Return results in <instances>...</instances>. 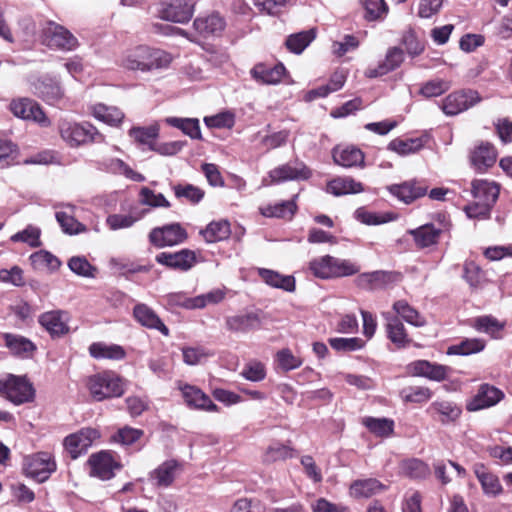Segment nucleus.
I'll use <instances>...</instances> for the list:
<instances>
[{
	"instance_id": "f257e3e1",
	"label": "nucleus",
	"mask_w": 512,
	"mask_h": 512,
	"mask_svg": "<svg viewBox=\"0 0 512 512\" xmlns=\"http://www.w3.org/2000/svg\"><path fill=\"white\" fill-rule=\"evenodd\" d=\"M172 61V55L165 50L138 45L122 54L119 65L128 71L151 72L168 68Z\"/></svg>"
},
{
	"instance_id": "f03ea898",
	"label": "nucleus",
	"mask_w": 512,
	"mask_h": 512,
	"mask_svg": "<svg viewBox=\"0 0 512 512\" xmlns=\"http://www.w3.org/2000/svg\"><path fill=\"white\" fill-rule=\"evenodd\" d=\"M84 386L92 400L102 402L123 396L126 380L114 370L107 369L87 376Z\"/></svg>"
},
{
	"instance_id": "7ed1b4c3",
	"label": "nucleus",
	"mask_w": 512,
	"mask_h": 512,
	"mask_svg": "<svg viewBox=\"0 0 512 512\" xmlns=\"http://www.w3.org/2000/svg\"><path fill=\"white\" fill-rule=\"evenodd\" d=\"M85 466L90 477L101 481L113 479L124 468L120 455L111 449L92 453Z\"/></svg>"
},
{
	"instance_id": "20e7f679",
	"label": "nucleus",
	"mask_w": 512,
	"mask_h": 512,
	"mask_svg": "<svg viewBox=\"0 0 512 512\" xmlns=\"http://www.w3.org/2000/svg\"><path fill=\"white\" fill-rule=\"evenodd\" d=\"M309 269L315 277L321 279L352 276L360 271V267L356 263L330 255L311 260Z\"/></svg>"
},
{
	"instance_id": "39448f33",
	"label": "nucleus",
	"mask_w": 512,
	"mask_h": 512,
	"mask_svg": "<svg viewBox=\"0 0 512 512\" xmlns=\"http://www.w3.org/2000/svg\"><path fill=\"white\" fill-rule=\"evenodd\" d=\"M58 129L61 138L70 147L105 142V136L89 122L77 123L63 120L59 123Z\"/></svg>"
},
{
	"instance_id": "423d86ee",
	"label": "nucleus",
	"mask_w": 512,
	"mask_h": 512,
	"mask_svg": "<svg viewBox=\"0 0 512 512\" xmlns=\"http://www.w3.org/2000/svg\"><path fill=\"white\" fill-rule=\"evenodd\" d=\"M0 396L14 405L34 401L35 389L27 376L7 374L0 379Z\"/></svg>"
},
{
	"instance_id": "0eeeda50",
	"label": "nucleus",
	"mask_w": 512,
	"mask_h": 512,
	"mask_svg": "<svg viewBox=\"0 0 512 512\" xmlns=\"http://www.w3.org/2000/svg\"><path fill=\"white\" fill-rule=\"evenodd\" d=\"M41 42L54 50L73 51L79 46L78 39L65 26L47 21L41 30Z\"/></svg>"
},
{
	"instance_id": "6e6552de",
	"label": "nucleus",
	"mask_w": 512,
	"mask_h": 512,
	"mask_svg": "<svg viewBox=\"0 0 512 512\" xmlns=\"http://www.w3.org/2000/svg\"><path fill=\"white\" fill-rule=\"evenodd\" d=\"M188 238L186 229L178 222L154 227L148 234L149 242L156 248L175 246Z\"/></svg>"
},
{
	"instance_id": "1a4fd4ad",
	"label": "nucleus",
	"mask_w": 512,
	"mask_h": 512,
	"mask_svg": "<svg viewBox=\"0 0 512 512\" xmlns=\"http://www.w3.org/2000/svg\"><path fill=\"white\" fill-rule=\"evenodd\" d=\"M386 189L399 201L405 204H412L427 195L429 182L423 178H412L401 183L391 184Z\"/></svg>"
},
{
	"instance_id": "9d476101",
	"label": "nucleus",
	"mask_w": 512,
	"mask_h": 512,
	"mask_svg": "<svg viewBox=\"0 0 512 512\" xmlns=\"http://www.w3.org/2000/svg\"><path fill=\"white\" fill-rule=\"evenodd\" d=\"M57 469L56 461L49 452H38L25 459L24 473L26 476L42 483Z\"/></svg>"
},
{
	"instance_id": "9b49d317",
	"label": "nucleus",
	"mask_w": 512,
	"mask_h": 512,
	"mask_svg": "<svg viewBox=\"0 0 512 512\" xmlns=\"http://www.w3.org/2000/svg\"><path fill=\"white\" fill-rule=\"evenodd\" d=\"M403 278L398 271H372L361 273L355 279L356 286L367 291L384 290L394 286Z\"/></svg>"
},
{
	"instance_id": "f8f14e48",
	"label": "nucleus",
	"mask_w": 512,
	"mask_h": 512,
	"mask_svg": "<svg viewBox=\"0 0 512 512\" xmlns=\"http://www.w3.org/2000/svg\"><path fill=\"white\" fill-rule=\"evenodd\" d=\"M192 0H160L158 17L174 23H187L194 14Z\"/></svg>"
},
{
	"instance_id": "ddd939ff",
	"label": "nucleus",
	"mask_w": 512,
	"mask_h": 512,
	"mask_svg": "<svg viewBox=\"0 0 512 512\" xmlns=\"http://www.w3.org/2000/svg\"><path fill=\"white\" fill-rule=\"evenodd\" d=\"M9 109L14 116L23 120L34 121L42 127L51 125V121L42 107L33 99L25 97L13 99L9 105Z\"/></svg>"
},
{
	"instance_id": "4468645a",
	"label": "nucleus",
	"mask_w": 512,
	"mask_h": 512,
	"mask_svg": "<svg viewBox=\"0 0 512 512\" xmlns=\"http://www.w3.org/2000/svg\"><path fill=\"white\" fill-rule=\"evenodd\" d=\"M100 437L97 429L85 427L64 438L63 446L72 460L86 453L93 442Z\"/></svg>"
},
{
	"instance_id": "2eb2a0df",
	"label": "nucleus",
	"mask_w": 512,
	"mask_h": 512,
	"mask_svg": "<svg viewBox=\"0 0 512 512\" xmlns=\"http://www.w3.org/2000/svg\"><path fill=\"white\" fill-rule=\"evenodd\" d=\"M481 101L475 90H459L447 95L442 100L441 109L448 116H455Z\"/></svg>"
},
{
	"instance_id": "dca6fc26",
	"label": "nucleus",
	"mask_w": 512,
	"mask_h": 512,
	"mask_svg": "<svg viewBox=\"0 0 512 512\" xmlns=\"http://www.w3.org/2000/svg\"><path fill=\"white\" fill-rule=\"evenodd\" d=\"M504 397V392L496 386L482 383L475 395L466 402L465 408L468 412L487 409L498 404Z\"/></svg>"
},
{
	"instance_id": "f3484780",
	"label": "nucleus",
	"mask_w": 512,
	"mask_h": 512,
	"mask_svg": "<svg viewBox=\"0 0 512 512\" xmlns=\"http://www.w3.org/2000/svg\"><path fill=\"white\" fill-rule=\"evenodd\" d=\"M155 260L168 269L180 272L189 271L197 263L196 253L187 248L176 252H161L156 255Z\"/></svg>"
},
{
	"instance_id": "a211bd4d",
	"label": "nucleus",
	"mask_w": 512,
	"mask_h": 512,
	"mask_svg": "<svg viewBox=\"0 0 512 512\" xmlns=\"http://www.w3.org/2000/svg\"><path fill=\"white\" fill-rule=\"evenodd\" d=\"M271 183L279 184L286 181L308 180L312 176L311 169L301 161L279 165L269 172Z\"/></svg>"
},
{
	"instance_id": "6ab92c4d",
	"label": "nucleus",
	"mask_w": 512,
	"mask_h": 512,
	"mask_svg": "<svg viewBox=\"0 0 512 512\" xmlns=\"http://www.w3.org/2000/svg\"><path fill=\"white\" fill-rule=\"evenodd\" d=\"M426 412L433 420L442 425H449L460 419L462 407L451 400L437 399L428 406Z\"/></svg>"
},
{
	"instance_id": "aec40b11",
	"label": "nucleus",
	"mask_w": 512,
	"mask_h": 512,
	"mask_svg": "<svg viewBox=\"0 0 512 512\" xmlns=\"http://www.w3.org/2000/svg\"><path fill=\"white\" fill-rule=\"evenodd\" d=\"M407 369L412 376L424 377L436 382L446 380L452 373L451 367L428 360L413 361L407 366Z\"/></svg>"
},
{
	"instance_id": "412c9836",
	"label": "nucleus",
	"mask_w": 512,
	"mask_h": 512,
	"mask_svg": "<svg viewBox=\"0 0 512 512\" xmlns=\"http://www.w3.org/2000/svg\"><path fill=\"white\" fill-rule=\"evenodd\" d=\"M177 387L181 391L184 402L189 408L209 412L218 411L217 405L197 386L178 381Z\"/></svg>"
},
{
	"instance_id": "4be33fe9",
	"label": "nucleus",
	"mask_w": 512,
	"mask_h": 512,
	"mask_svg": "<svg viewBox=\"0 0 512 512\" xmlns=\"http://www.w3.org/2000/svg\"><path fill=\"white\" fill-rule=\"evenodd\" d=\"M498 152L495 146L487 141L476 145L469 155L471 166L479 173H485L497 161Z\"/></svg>"
},
{
	"instance_id": "5701e85b",
	"label": "nucleus",
	"mask_w": 512,
	"mask_h": 512,
	"mask_svg": "<svg viewBox=\"0 0 512 512\" xmlns=\"http://www.w3.org/2000/svg\"><path fill=\"white\" fill-rule=\"evenodd\" d=\"M38 322L51 336V338H60L69 333L67 312L62 310H52L42 313Z\"/></svg>"
},
{
	"instance_id": "b1692460",
	"label": "nucleus",
	"mask_w": 512,
	"mask_h": 512,
	"mask_svg": "<svg viewBox=\"0 0 512 512\" xmlns=\"http://www.w3.org/2000/svg\"><path fill=\"white\" fill-rule=\"evenodd\" d=\"M262 318L259 311L235 314L225 318V327L231 333H249L261 327Z\"/></svg>"
},
{
	"instance_id": "393cba45",
	"label": "nucleus",
	"mask_w": 512,
	"mask_h": 512,
	"mask_svg": "<svg viewBox=\"0 0 512 512\" xmlns=\"http://www.w3.org/2000/svg\"><path fill=\"white\" fill-rule=\"evenodd\" d=\"M134 319L143 327L157 330L164 336L170 335V330L158 316V314L147 304L138 303L133 308Z\"/></svg>"
},
{
	"instance_id": "a878e982",
	"label": "nucleus",
	"mask_w": 512,
	"mask_h": 512,
	"mask_svg": "<svg viewBox=\"0 0 512 512\" xmlns=\"http://www.w3.org/2000/svg\"><path fill=\"white\" fill-rule=\"evenodd\" d=\"M195 31L204 38L220 36L226 27L225 19L219 13L199 16L193 22Z\"/></svg>"
},
{
	"instance_id": "bb28decb",
	"label": "nucleus",
	"mask_w": 512,
	"mask_h": 512,
	"mask_svg": "<svg viewBox=\"0 0 512 512\" xmlns=\"http://www.w3.org/2000/svg\"><path fill=\"white\" fill-rule=\"evenodd\" d=\"M2 338L4 340L5 347L13 356L18 358H32L37 350L35 343L25 336L14 333H4Z\"/></svg>"
},
{
	"instance_id": "cd10ccee",
	"label": "nucleus",
	"mask_w": 512,
	"mask_h": 512,
	"mask_svg": "<svg viewBox=\"0 0 512 512\" xmlns=\"http://www.w3.org/2000/svg\"><path fill=\"white\" fill-rule=\"evenodd\" d=\"M471 194L475 200L494 207L500 194V185L487 179H475L471 182Z\"/></svg>"
},
{
	"instance_id": "c85d7f7f",
	"label": "nucleus",
	"mask_w": 512,
	"mask_h": 512,
	"mask_svg": "<svg viewBox=\"0 0 512 512\" xmlns=\"http://www.w3.org/2000/svg\"><path fill=\"white\" fill-rule=\"evenodd\" d=\"M332 157L335 164L345 167H363L365 154L355 146H336L332 150Z\"/></svg>"
},
{
	"instance_id": "c756f323",
	"label": "nucleus",
	"mask_w": 512,
	"mask_h": 512,
	"mask_svg": "<svg viewBox=\"0 0 512 512\" xmlns=\"http://www.w3.org/2000/svg\"><path fill=\"white\" fill-rule=\"evenodd\" d=\"M181 471L182 464L175 459H169L161 463L150 473V479L155 481L156 486L167 488L173 484L176 476Z\"/></svg>"
},
{
	"instance_id": "7c9ffc66",
	"label": "nucleus",
	"mask_w": 512,
	"mask_h": 512,
	"mask_svg": "<svg viewBox=\"0 0 512 512\" xmlns=\"http://www.w3.org/2000/svg\"><path fill=\"white\" fill-rule=\"evenodd\" d=\"M33 87V93L48 104H54L64 96V91L59 82L50 77L37 79L33 83Z\"/></svg>"
},
{
	"instance_id": "2f4dec72",
	"label": "nucleus",
	"mask_w": 512,
	"mask_h": 512,
	"mask_svg": "<svg viewBox=\"0 0 512 512\" xmlns=\"http://www.w3.org/2000/svg\"><path fill=\"white\" fill-rule=\"evenodd\" d=\"M473 472L481 484L484 494L495 497L503 492V487L498 476L486 465L483 463H475L473 465Z\"/></svg>"
},
{
	"instance_id": "473e14b6",
	"label": "nucleus",
	"mask_w": 512,
	"mask_h": 512,
	"mask_svg": "<svg viewBox=\"0 0 512 512\" xmlns=\"http://www.w3.org/2000/svg\"><path fill=\"white\" fill-rule=\"evenodd\" d=\"M404 61L403 50L399 47H391L388 49L385 59L376 67L368 68L365 75L369 78H377L388 74L398 68Z\"/></svg>"
},
{
	"instance_id": "72a5a7b5",
	"label": "nucleus",
	"mask_w": 512,
	"mask_h": 512,
	"mask_svg": "<svg viewBox=\"0 0 512 512\" xmlns=\"http://www.w3.org/2000/svg\"><path fill=\"white\" fill-rule=\"evenodd\" d=\"M144 430L124 425L118 428L109 437V443L120 445L124 448L135 447L137 451L141 450L143 445H138L144 437Z\"/></svg>"
},
{
	"instance_id": "f704fd0d",
	"label": "nucleus",
	"mask_w": 512,
	"mask_h": 512,
	"mask_svg": "<svg viewBox=\"0 0 512 512\" xmlns=\"http://www.w3.org/2000/svg\"><path fill=\"white\" fill-rule=\"evenodd\" d=\"M286 73V68L282 63L270 66L264 63L255 65L251 70L254 80L262 84H277Z\"/></svg>"
},
{
	"instance_id": "c9c22d12",
	"label": "nucleus",
	"mask_w": 512,
	"mask_h": 512,
	"mask_svg": "<svg viewBox=\"0 0 512 512\" xmlns=\"http://www.w3.org/2000/svg\"><path fill=\"white\" fill-rule=\"evenodd\" d=\"M470 326L476 331L489 335L492 339H501L506 327V322L499 321L492 315H483L473 318Z\"/></svg>"
},
{
	"instance_id": "e433bc0d",
	"label": "nucleus",
	"mask_w": 512,
	"mask_h": 512,
	"mask_svg": "<svg viewBox=\"0 0 512 512\" xmlns=\"http://www.w3.org/2000/svg\"><path fill=\"white\" fill-rule=\"evenodd\" d=\"M296 198L297 195H295L291 200L261 206L259 207V212L262 216L267 218L291 220L298 210Z\"/></svg>"
},
{
	"instance_id": "4c0bfd02",
	"label": "nucleus",
	"mask_w": 512,
	"mask_h": 512,
	"mask_svg": "<svg viewBox=\"0 0 512 512\" xmlns=\"http://www.w3.org/2000/svg\"><path fill=\"white\" fill-rule=\"evenodd\" d=\"M387 323L385 330L387 338L398 349L405 348L410 345L412 339L409 338L407 330L402 321L397 316L386 317Z\"/></svg>"
},
{
	"instance_id": "58836bf2",
	"label": "nucleus",
	"mask_w": 512,
	"mask_h": 512,
	"mask_svg": "<svg viewBox=\"0 0 512 512\" xmlns=\"http://www.w3.org/2000/svg\"><path fill=\"white\" fill-rule=\"evenodd\" d=\"M409 234L413 237L417 248L424 249L438 244L442 230L436 228L433 224H424L410 230Z\"/></svg>"
},
{
	"instance_id": "ea45409f",
	"label": "nucleus",
	"mask_w": 512,
	"mask_h": 512,
	"mask_svg": "<svg viewBox=\"0 0 512 512\" xmlns=\"http://www.w3.org/2000/svg\"><path fill=\"white\" fill-rule=\"evenodd\" d=\"M89 354L96 360H122L126 357L125 349L118 344H106L104 342H93L88 347Z\"/></svg>"
},
{
	"instance_id": "a19ab883",
	"label": "nucleus",
	"mask_w": 512,
	"mask_h": 512,
	"mask_svg": "<svg viewBox=\"0 0 512 512\" xmlns=\"http://www.w3.org/2000/svg\"><path fill=\"white\" fill-rule=\"evenodd\" d=\"M258 275L267 285L273 288L282 289L287 292H294L296 289L295 278L291 275L285 276L267 268H259Z\"/></svg>"
},
{
	"instance_id": "79ce46f5",
	"label": "nucleus",
	"mask_w": 512,
	"mask_h": 512,
	"mask_svg": "<svg viewBox=\"0 0 512 512\" xmlns=\"http://www.w3.org/2000/svg\"><path fill=\"white\" fill-rule=\"evenodd\" d=\"M361 424L378 438H389L394 434L395 422L390 418L366 416L361 419Z\"/></svg>"
},
{
	"instance_id": "37998d69",
	"label": "nucleus",
	"mask_w": 512,
	"mask_h": 512,
	"mask_svg": "<svg viewBox=\"0 0 512 512\" xmlns=\"http://www.w3.org/2000/svg\"><path fill=\"white\" fill-rule=\"evenodd\" d=\"M91 113L97 120L113 127L120 126L125 118V114L118 107L102 103L93 105Z\"/></svg>"
},
{
	"instance_id": "c03bdc74",
	"label": "nucleus",
	"mask_w": 512,
	"mask_h": 512,
	"mask_svg": "<svg viewBox=\"0 0 512 512\" xmlns=\"http://www.w3.org/2000/svg\"><path fill=\"white\" fill-rule=\"evenodd\" d=\"M327 191L335 196H342L360 193L364 191V187L352 177H337L328 182Z\"/></svg>"
},
{
	"instance_id": "a18cd8bd",
	"label": "nucleus",
	"mask_w": 512,
	"mask_h": 512,
	"mask_svg": "<svg viewBox=\"0 0 512 512\" xmlns=\"http://www.w3.org/2000/svg\"><path fill=\"white\" fill-rule=\"evenodd\" d=\"M347 80V72L344 69H337L334 71L326 85L320 86L316 89L309 91L310 99L319 97H326L332 92L340 90Z\"/></svg>"
},
{
	"instance_id": "49530a36",
	"label": "nucleus",
	"mask_w": 512,
	"mask_h": 512,
	"mask_svg": "<svg viewBox=\"0 0 512 512\" xmlns=\"http://www.w3.org/2000/svg\"><path fill=\"white\" fill-rule=\"evenodd\" d=\"M296 456V450L289 445L280 442L269 445L262 455L264 464H273L279 461L292 459Z\"/></svg>"
},
{
	"instance_id": "de8ad7c7",
	"label": "nucleus",
	"mask_w": 512,
	"mask_h": 512,
	"mask_svg": "<svg viewBox=\"0 0 512 512\" xmlns=\"http://www.w3.org/2000/svg\"><path fill=\"white\" fill-rule=\"evenodd\" d=\"M392 308L398 316L413 326L422 327L426 324L425 318L406 300L395 301Z\"/></svg>"
},
{
	"instance_id": "09e8293b",
	"label": "nucleus",
	"mask_w": 512,
	"mask_h": 512,
	"mask_svg": "<svg viewBox=\"0 0 512 512\" xmlns=\"http://www.w3.org/2000/svg\"><path fill=\"white\" fill-rule=\"evenodd\" d=\"M486 342L480 338H465L458 344L451 345L447 348V355L468 356L476 354L484 350Z\"/></svg>"
},
{
	"instance_id": "8fccbe9b",
	"label": "nucleus",
	"mask_w": 512,
	"mask_h": 512,
	"mask_svg": "<svg viewBox=\"0 0 512 512\" xmlns=\"http://www.w3.org/2000/svg\"><path fill=\"white\" fill-rule=\"evenodd\" d=\"M207 243H215L227 239L231 234L230 224L226 220L213 221L201 230Z\"/></svg>"
},
{
	"instance_id": "3c124183",
	"label": "nucleus",
	"mask_w": 512,
	"mask_h": 512,
	"mask_svg": "<svg viewBox=\"0 0 512 512\" xmlns=\"http://www.w3.org/2000/svg\"><path fill=\"white\" fill-rule=\"evenodd\" d=\"M350 489H351V493L356 497L369 498V497L385 490L386 486L383 485L377 479L369 478V479L354 481L352 483Z\"/></svg>"
},
{
	"instance_id": "603ef678",
	"label": "nucleus",
	"mask_w": 512,
	"mask_h": 512,
	"mask_svg": "<svg viewBox=\"0 0 512 512\" xmlns=\"http://www.w3.org/2000/svg\"><path fill=\"white\" fill-rule=\"evenodd\" d=\"M364 19L368 22L382 21L389 13L385 0H363Z\"/></svg>"
},
{
	"instance_id": "864d4df0",
	"label": "nucleus",
	"mask_w": 512,
	"mask_h": 512,
	"mask_svg": "<svg viewBox=\"0 0 512 512\" xmlns=\"http://www.w3.org/2000/svg\"><path fill=\"white\" fill-rule=\"evenodd\" d=\"M69 211H58L55 214L57 222L60 224L62 230L70 235L79 234L87 230L86 226L79 222L73 215V207L69 206Z\"/></svg>"
},
{
	"instance_id": "5fc2aeb1",
	"label": "nucleus",
	"mask_w": 512,
	"mask_h": 512,
	"mask_svg": "<svg viewBox=\"0 0 512 512\" xmlns=\"http://www.w3.org/2000/svg\"><path fill=\"white\" fill-rule=\"evenodd\" d=\"M315 37V29H309L288 36L285 44L289 51L295 54H300L315 39Z\"/></svg>"
},
{
	"instance_id": "6e6d98bb",
	"label": "nucleus",
	"mask_w": 512,
	"mask_h": 512,
	"mask_svg": "<svg viewBox=\"0 0 512 512\" xmlns=\"http://www.w3.org/2000/svg\"><path fill=\"white\" fill-rule=\"evenodd\" d=\"M166 122L170 126L180 129L192 139L200 140L202 138L199 120L196 118L170 117L166 119Z\"/></svg>"
},
{
	"instance_id": "4d7b16f0",
	"label": "nucleus",
	"mask_w": 512,
	"mask_h": 512,
	"mask_svg": "<svg viewBox=\"0 0 512 512\" xmlns=\"http://www.w3.org/2000/svg\"><path fill=\"white\" fill-rule=\"evenodd\" d=\"M275 363L279 370L287 373L301 367L303 360L301 357L294 355L291 349L283 348L276 352Z\"/></svg>"
},
{
	"instance_id": "13d9d810",
	"label": "nucleus",
	"mask_w": 512,
	"mask_h": 512,
	"mask_svg": "<svg viewBox=\"0 0 512 512\" xmlns=\"http://www.w3.org/2000/svg\"><path fill=\"white\" fill-rule=\"evenodd\" d=\"M423 146V141L420 138H395L388 144V149L405 156L420 151Z\"/></svg>"
},
{
	"instance_id": "bf43d9fd",
	"label": "nucleus",
	"mask_w": 512,
	"mask_h": 512,
	"mask_svg": "<svg viewBox=\"0 0 512 512\" xmlns=\"http://www.w3.org/2000/svg\"><path fill=\"white\" fill-rule=\"evenodd\" d=\"M400 396L404 402L422 404L432 398L433 392L428 387L409 386L400 391Z\"/></svg>"
},
{
	"instance_id": "052dcab7",
	"label": "nucleus",
	"mask_w": 512,
	"mask_h": 512,
	"mask_svg": "<svg viewBox=\"0 0 512 512\" xmlns=\"http://www.w3.org/2000/svg\"><path fill=\"white\" fill-rule=\"evenodd\" d=\"M463 278L473 289L483 286L486 282L485 272L474 261H466L463 267Z\"/></svg>"
},
{
	"instance_id": "680f3d73",
	"label": "nucleus",
	"mask_w": 512,
	"mask_h": 512,
	"mask_svg": "<svg viewBox=\"0 0 512 512\" xmlns=\"http://www.w3.org/2000/svg\"><path fill=\"white\" fill-rule=\"evenodd\" d=\"M451 87L449 81L432 79L423 83L419 89V95L425 98L437 97L447 92Z\"/></svg>"
},
{
	"instance_id": "e2e57ef3",
	"label": "nucleus",
	"mask_w": 512,
	"mask_h": 512,
	"mask_svg": "<svg viewBox=\"0 0 512 512\" xmlns=\"http://www.w3.org/2000/svg\"><path fill=\"white\" fill-rule=\"evenodd\" d=\"M173 191L177 198H185L192 204L199 203L205 195L204 190L192 184L175 185L173 186Z\"/></svg>"
},
{
	"instance_id": "0e129e2a",
	"label": "nucleus",
	"mask_w": 512,
	"mask_h": 512,
	"mask_svg": "<svg viewBox=\"0 0 512 512\" xmlns=\"http://www.w3.org/2000/svg\"><path fill=\"white\" fill-rule=\"evenodd\" d=\"M140 203L153 208H169L171 203L165 198L162 193H155L148 187H142L139 192Z\"/></svg>"
},
{
	"instance_id": "69168bd1",
	"label": "nucleus",
	"mask_w": 512,
	"mask_h": 512,
	"mask_svg": "<svg viewBox=\"0 0 512 512\" xmlns=\"http://www.w3.org/2000/svg\"><path fill=\"white\" fill-rule=\"evenodd\" d=\"M401 468L406 476L413 479H422L429 474L428 465L415 458L403 461Z\"/></svg>"
},
{
	"instance_id": "338daca9",
	"label": "nucleus",
	"mask_w": 512,
	"mask_h": 512,
	"mask_svg": "<svg viewBox=\"0 0 512 512\" xmlns=\"http://www.w3.org/2000/svg\"><path fill=\"white\" fill-rule=\"evenodd\" d=\"M159 129L155 126L149 127H133L129 131V135L139 144L152 146L158 137Z\"/></svg>"
},
{
	"instance_id": "774afa93",
	"label": "nucleus",
	"mask_w": 512,
	"mask_h": 512,
	"mask_svg": "<svg viewBox=\"0 0 512 512\" xmlns=\"http://www.w3.org/2000/svg\"><path fill=\"white\" fill-rule=\"evenodd\" d=\"M492 209L493 207L489 204L475 199L463 208L468 218L477 220H489L491 218Z\"/></svg>"
}]
</instances>
